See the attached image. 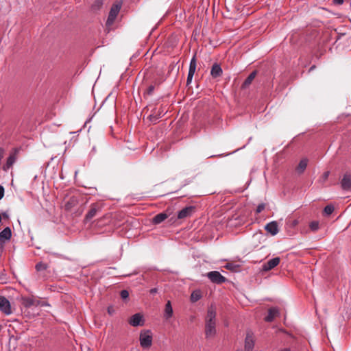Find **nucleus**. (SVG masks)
<instances>
[{
  "instance_id": "nucleus-1",
  "label": "nucleus",
  "mask_w": 351,
  "mask_h": 351,
  "mask_svg": "<svg viewBox=\"0 0 351 351\" xmlns=\"http://www.w3.org/2000/svg\"><path fill=\"white\" fill-rule=\"evenodd\" d=\"M216 312L213 306H210L208 311L205 320V336L206 338H213L216 335Z\"/></svg>"
},
{
  "instance_id": "nucleus-2",
  "label": "nucleus",
  "mask_w": 351,
  "mask_h": 351,
  "mask_svg": "<svg viewBox=\"0 0 351 351\" xmlns=\"http://www.w3.org/2000/svg\"><path fill=\"white\" fill-rule=\"evenodd\" d=\"M121 5V2H116L112 5L106 23V25L108 28H110L113 25L119 12H120Z\"/></svg>"
},
{
  "instance_id": "nucleus-3",
  "label": "nucleus",
  "mask_w": 351,
  "mask_h": 351,
  "mask_svg": "<svg viewBox=\"0 0 351 351\" xmlns=\"http://www.w3.org/2000/svg\"><path fill=\"white\" fill-rule=\"evenodd\" d=\"M140 344L143 348H149L152 344V335L150 330H143L139 337Z\"/></svg>"
},
{
  "instance_id": "nucleus-4",
  "label": "nucleus",
  "mask_w": 351,
  "mask_h": 351,
  "mask_svg": "<svg viewBox=\"0 0 351 351\" xmlns=\"http://www.w3.org/2000/svg\"><path fill=\"white\" fill-rule=\"evenodd\" d=\"M102 207L101 203L97 202L92 204L90 206V210L85 216V220L89 221L92 219L96 214L101 210Z\"/></svg>"
},
{
  "instance_id": "nucleus-5",
  "label": "nucleus",
  "mask_w": 351,
  "mask_h": 351,
  "mask_svg": "<svg viewBox=\"0 0 351 351\" xmlns=\"http://www.w3.org/2000/svg\"><path fill=\"white\" fill-rule=\"evenodd\" d=\"M207 276L213 282L217 284H221L226 280V278L217 271L208 272Z\"/></svg>"
},
{
  "instance_id": "nucleus-6",
  "label": "nucleus",
  "mask_w": 351,
  "mask_h": 351,
  "mask_svg": "<svg viewBox=\"0 0 351 351\" xmlns=\"http://www.w3.org/2000/svg\"><path fill=\"white\" fill-rule=\"evenodd\" d=\"M0 311L5 315L12 313L9 300L3 296L0 297Z\"/></svg>"
},
{
  "instance_id": "nucleus-7",
  "label": "nucleus",
  "mask_w": 351,
  "mask_h": 351,
  "mask_svg": "<svg viewBox=\"0 0 351 351\" xmlns=\"http://www.w3.org/2000/svg\"><path fill=\"white\" fill-rule=\"evenodd\" d=\"M129 324L132 326H143L145 321L141 313H136L128 320Z\"/></svg>"
},
{
  "instance_id": "nucleus-8",
  "label": "nucleus",
  "mask_w": 351,
  "mask_h": 351,
  "mask_svg": "<svg viewBox=\"0 0 351 351\" xmlns=\"http://www.w3.org/2000/svg\"><path fill=\"white\" fill-rule=\"evenodd\" d=\"M196 66H197V62H196L195 57L194 56L191 59L190 65H189V73H188V77H187V80H186L187 86H189L192 82V79L193 77L194 73L196 70Z\"/></svg>"
},
{
  "instance_id": "nucleus-9",
  "label": "nucleus",
  "mask_w": 351,
  "mask_h": 351,
  "mask_svg": "<svg viewBox=\"0 0 351 351\" xmlns=\"http://www.w3.org/2000/svg\"><path fill=\"white\" fill-rule=\"evenodd\" d=\"M341 187L342 189L349 191L351 189V174L350 173H345L340 182Z\"/></svg>"
},
{
  "instance_id": "nucleus-10",
  "label": "nucleus",
  "mask_w": 351,
  "mask_h": 351,
  "mask_svg": "<svg viewBox=\"0 0 351 351\" xmlns=\"http://www.w3.org/2000/svg\"><path fill=\"white\" fill-rule=\"evenodd\" d=\"M280 258L279 257H276L269 260L267 263L263 265V270L267 271L274 269L280 263Z\"/></svg>"
},
{
  "instance_id": "nucleus-11",
  "label": "nucleus",
  "mask_w": 351,
  "mask_h": 351,
  "mask_svg": "<svg viewBox=\"0 0 351 351\" xmlns=\"http://www.w3.org/2000/svg\"><path fill=\"white\" fill-rule=\"evenodd\" d=\"M254 346V341L252 332H248L245 339V351H252Z\"/></svg>"
},
{
  "instance_id": "nucleus-12",
  "label": "nucleus",
  "mask_w": 351,
  "mask_h": 351,
  "mask_svg": "<svg viewBox=\"0 0 351 351\" xmlns=\"http://www.w3.org/2000/svg\"><path fill=\"white\" fill-rule=\"evenodd\" d=\"M165 110L160 107L159 109L155 108L152 110V114L149 116V119L151 121H156L160 117H162V114L165 113Z\"/></svg>"
},
{
  "instance_id": "nucleus-13",
  "label": "nucleus",
  "mask_w": 351,
  "mask_h": 351,
  "mask_svg": "<svg viewBox=\"0 0 351 351\" xmlns=\"http://www.w3.org/2000/svg\"><path fill=\"white\" fill-rule=\"evenodd\" d=\"M195 208L193 206H188L182 209L178 214V219H185L190 217L193 213Z\"/></svg>"
},
{
  "instance_id": "nucleus-14",
  "label": "nucleus",
  "mask_w": 351,
  "mask_h": 351,
  "mask_svg": "<svg viewBox=\"0 0 351 351\" xmlns=\"http://www.w3.org/2000/svg\"><path fill=\"white\" fill-rule=\"evenodd\" d=\"M265 228L269 233H270L273 236L277 234L279 231L278 225L276 221L268 223L265 226Z\"/></svg>"
},
{
  "instance_id": "nucleus-15",
  "label": "nucleus",
  "mask_w": 351,
  "mask_h": 351,
  "mask_svg": "<svg viewBox=\"0 0 351 351\" xmlns=\"http://www.w3.org/2000/svg\"><path fill=\"white\" fill-rule=\"evenodd\" d=\"M16 154H17V149H15L14 153L10 154V156L7 159L5 165L3 167V169L4 171H8L15 162L16 160Z\"/></svg>"
},
{
  "instance_id": "nucleus-16",
  "label": "nucleus",
  "mask_w": 351,
  "mask_h": 351,
  "mask_svg": "<svg viewBox=\"0 0 351 351\" xmlns=\"http://www.w3.org/2000/svg\"><path fill=\"white\" fill-rule=\"evenodd\" d=\"M12 232L9 227L4 228L0 232V243H3L5 241L9 240L11 238Z\"/></svg>"
},
{
  "instance_id": "nucleus-17",
  "label": "nucleus",
  "mask_w": 351,
  "mask_h": 351,
  "mask_svg": "<svg viewBox=\"0 0 351 351\" xmlns=\"http://www.w3.org/2000/svg\"><path fill=\"white\" fill-rule=\"evenodd\" d=\"M222 73H223V71H222V69L221 68L220 65L218 64L217 63H215L211 68V71H210L211 76L213 78H217V77L221 76Z\"/></svg>"
},
{
  "instance_id": "nucleus-18",
  "label": "nucleus",
  "mask_w": 351,
  "mask_h": 351,
  "mask_svg": "<svg viewBox=\"0 0 351 351\" xmlns=\"http://www.w3.org/2000/svg\"><path fill=\"white\" fill-rule=\"evenodd\" d=\"M256 74H257V71H252L248 75V77L245 79L244 82L243 83V84L241 86V88H243V89L247 88L250 86V84L252 83V82L254 80V78L256 77Z\"/></svg>"
},
{
  "instance_id": "nucleus-19",
  "label": "nucleus",
  "mask_w": 351,
  "mask_h": 351,
  "mask_svg": "<svg viewBox=\"0 0 351 351\" xmlns=\"http://www.w3.org/2000/svg\"><path fill=\"white\" fill-rule=\"evenodd\" d=\"M279 315V311L276 308H270L268 310V315L265 317V320L268 322H271L274 319Z\"/></svg>"
},
{
  "instance_id": "nucleus-20",
  "label": "nucleus",
  "mask_w": 351,
  "mask_h": 351,
  "mask_svg": "<svg viewBox=\"0 0 351 351\" xmlns=\"http://www.w3.org/2000/svg\"><path fill=\"white\" fill-rule=\"evenodd\" d=\"M308 164V159L307 158H303L302 159L298 165L297 166L295 170L298 173L302 174L304 170L306 169Z\"/></svg>"
},
{
  "instance_id": "nucleus-21",
  "label": "nucleus",
  "mask_w": 351,
  "mask_h": 351,
  "mask_svg": "<svg viewBox=\"0 0 351 351\" xmlns=\"http://www.w3.org/2000/svg\"><path fill=\"white\" fill-rule=\"evenodd\" d=\"M173 315V308L170 301H167L165 307L164 317L166 319H169Z\"/></svg>"
},
{
  "instance_id": "nucleus-22",
  "label": "nucleus",
  "mask_w": 351,
  "mask_h": 351,
  "mask_svg": "<svg viewBox=\"0 0 351 351\" xmlns=\"http://www.w3.org/2000/svg\"><path fill=\"white\" fill-rule=\"evenodd\" d=\"M168 217V215L165 213H161L156 215L152 219V221L155 224H159L165 221Z\"/></svg>"
},
{
  "instance_id": "nucleus-23",
  "label": "nucleus",
  "mask_w": 351,
  "mask_h": 351,
  "mask_svg": "<svg viewBox=\"0 0 351 351\" xmlns=\"http://www.w3.org/2000/svg\"><path fill=\"white\" fill-rule=\"evenodd\" d=\"M34 297H25L22 298V304L25 308H29L34 306Z\"/></svg>"
},
{
  "instance_id": "nucleus-24",
  "label": "nucleus",
  "mask_w": 351,
  "mask_h": 351,
  "mask_svg": "<svg viewBox=\"0 0 351 351\" xmlns=\"http://www.w3.org/2000/svg\"><path fill=\"white\" fill-rule=\"evenodd\" d=\"M201 298V293L198 291H193L191 295V300L193 302L198 301Z\"/></svg>"
},
{
  "instance_id": "nucleus-25",
  "label": "nucleus",
  "mask_w": 351,
  "mask_h": 351,
  "mask_svg": "<svg viewBox=\"0 0 351 351\" xmlns=\"http://www.w3.org/2000/svg\"><path fill=\"white\" fill-rule=\"evenodd\" d=\"M309 228L312 231L316 232L319 229V222L317 221H311Z\"/></svg>"
},
{
  "instance_id": "nucleus-26",
  "label": "nucleus",
  "mask_w": 351,
  "mask_h": 351,
  "mask_svg": "<svg viewBox=\"0 0 351 351\" xmlns=\"http://www.w3.org/2000/svg\"><path fill=\"white\" fill-rule=\"evenodd\" d=\"M47 265L45 263H38L36 265V269L38 271H44V270L47 269Z\"/></svg>"
},
{
  "instance_id": "nucleus-27",
  "label": "nucleus",
  "mask_w": 351,
  "mask_h": 351,
  "mask_svg": "<svg viewBox=\"0 0 351 351\" xmlns=\"http://www.w3.org/2000/svg\"><path fill=\"white\" fill-rule=\"evenodd\" d=\"M334 211V207L332 205H327L324 210L326 215H329Z\"/></svg>"
},
{
  "instance_id": "nucleus-28",
  "label": "nucleus",
  "mask_w": 351,
  "mask_h": 351,
  "mask_svg": "<svg viewBox=\"0 0 351 351\" xmlns=\"http://www.w3.org/2000/svg\"><path fill=\"white\" fill-rule=\"evenodd\" d=\"M34 306H49V304L45 302H42L36 298H34Z\"/></svg>"
},
{
  "instance_id": "nucleus-29",
  "label": "nucleus",
  "mask_w": 351,
  "mask_h": 351,
  "mask_svg": "<svg viewBox=\"0 0 351 351\" xmlns=\"http://www.w3.org/2000/svg\"><path fill=\"white\" fill-rule=\"evenodd\" d=\"M225 267L232 271H236L238 266L234 265L232 263H227Z\"/></svg>"
},
{
  "instance_id": "nucleus-30",
  "label": "nucleus",
  "mask_w": 351,
  "mask_h": 351,
  "mask_svg": "<svg viewBox=\"0 0 351 351\" xmlns=\"http://www.w3.org/2000/svg\"><path fill=\"white\" fill-rule=\"evenodd\" d=\"M120 295L122 299H126L129 296V292L127 290H122L120 293Z\"/></svg>"
},
{
  "instance_id": "nucleus-31",
  "label": "nucleus",
  "mask_w": 351,
  "mask_h": 351,
  "mask_svg": "<svg viewBox=\"0 0 351 351\" xmlns=\"http://www.w3.org/2000/svg\"><path fill=\"white\" fill-rule=\"evenodd\" d=\"M102 5V1L101 0H96L93 5V8L95 9V8H97L99 9Z\"/></svg>"
},
{
  "instance_id": "nucleus-32",
  "label": "nucleus",
  "mask_w": 351,
  "mask_h": 351,
  "mask_svg": "<svg viewBox=\"0 0 351 351\" xmlns=\"http://www.w3.org/2000/svg\"><path fill=\"white\" fill-rule=\"evenodd\" d=\"M154 88H155V86L154 85L149 86V87L147 88V89L146 90V94H147L149 95H152L154 90Z\"/></svg>"
},
{
  "instance_id": "nucleus-33",
  "label": "nucleus",
  "mask_w": 351,
  "mask_h": 351,
  "mask_svg": "<svg viewBox=\"0 0 351 351\" xmlns=\"http://www.w3.org/2000/svg\"><path fill=\"white\" fill-rule=\"evenodd\" d=\"M265 204H259V205L257 206V208H256V213H260L261 212H262V211L265 209Z\"/></svg>"
},
{
  "instance_id": "nucleus-34",
  "label": "nucleus",
  "mask_w": 351,
  "mask_h": 351,
  "mask_svg": "<svg viewBox=\"0 0 351 351\" xmlns=\"http://www.w3.org/2000/svg\"><path fill=\"white\" fill-rule=\"evenodd\" d=\"M108 313L110 315H112L114 313V309L113 306H110L108 307Z\"/></svg>"
},
{
  "instance_id": "nucleus-35",
  "label": "nucleus",
  "mask_w": 351,
  "mask_h": 351,
  "mask_svg": "<svg viewBox=\"0 0 351 351\" xmlns=\"http://www.w3.org/2000/svg\"><path fill=\"white\" fill-rule=\"evenodd\" d=\"M4 195V188L3 186L0 185V199L3 197Z\"/></svg>"
},
{
  "instance_id": "nucleus-36",
  "label": "nucleus",
  "mask_w": 351,
  "mask_h": 351,
  "mask_svg": "<svg viewBox=\"0 0 351 351\" xmlns=\"http://www.w3.org/2000/svg\"><path fill=\"white\" fill-rule=\"evenodd\" d=\"M344 0H333V3L337 5L343 4Z\"/></svg>"
},
{
  "instance_id": "nucleus-37",
  "label": "nucleus",
  "mask_w": 351,
  "mask_h": 351,
  "mask_svg": "<svg viewBox=\"0 0 351 351\" xmlns=\"http://www.w3.org/2000/svg\"><path fill=\"white\" fill-rule=\"evenodd\" d=\"M298 224V221L297 219H294L291 221V226L292 227H295Z\"/></svg>"
},
{
  "instance_id": "nucleus-38",
  "label": "nucleus",
  "mask_w": 351,
  "mask_h": 351,
  "mask_svg": "<svg viewBox=\"0 0 351 351\" xmlns=\"http://www.w3.org/2000/svg\"><path fill=\"white\" fill-rule=\"evenodd\" d=\"M328 175H329V172H328V171H326V172H325V173L323 174V178H324V180H326L328 178Z\"/></svg>"
},
{
  "instance_id": "nucleus-39",
  "label": "nucleus",
  "mask_w": 351,
  "mask_h": 351,
  "mask_svg": "<svg viewBox=\"0 0 351 351\" xmlns=\"http://www.w3.org/2000/svg\"><path fill=\"white\" fill-rule=\"evenodd\" d=\"M157 291H158L157 288H153V289H150V291H149L150 293H152V294H154V293H157Z\"/></svg>"
},
{
  "instance_id": "nucleus-40",
  "label": "nucleus",
  "mask_w": 351,
  "mask_h": 351,
  "mask_svg": "<svg viewBox=\"0 0 351 351\" xmlns=\"http://www.w3.org/2000/svg\"><path fill=\"white\" fill-rule=\"evenodd\" d=\"M279 351H291V350L289 348H283V349H281Z\"/></svg>"
}]
</instances>
